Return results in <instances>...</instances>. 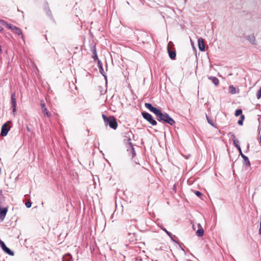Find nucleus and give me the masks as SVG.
Listing matches in <instances>:
<instances>
[{
    "mask_svg": "<svg viewBox=\"0 0 261 261\" xmlns=\"http://www.w3.org/2000/svg\"><path fill=\"white\" fill-rule=\"evenodd\" d=\"M7 28H8L9 29H11L14 33L19 35H21L22 36V33L21 32V30L18 27L14 26L10 23H8L7 24Z\"/></svg>",
    "mask_w": 261,
    "mask_h": 261,
    "instance_id": "obj_5",
    "label": "nucleus"
},
{
    "mask_svg": "<svg viewBox=\"0 0 261 261\" xmlns=\"http://www.w3.org/2000/svg\"><path fill=\"white\" fill-rule=\"evenodd\" d=\"M98 67L99 68L100 72L102 73V71L103 70V68L102 67V63L100 60H98Z\"/></svg>",
    "mask_w": 261,
    "mask_h": 261,
    "instance_id": "obj_18",
    "label": "nucleus"
},
{
    "mask_svg": "<svg viewBox=\"0 0 261 261\" xmlns=\"http://www.w3.org/2000/svg\"><path fill=\"white\" fill-rule=\"evenodd\" d=\"M240 153L241 154L242 157L243 158V159L244 160L245 165L246 166H250V162L249 161L248 158L246 156H245L244 154H243L242 152Z\"/></svg>",
    "mask_w": 261,
    "mask_h": 261,
    "instance_id": "obj_13",
    "label": "nucleus"
},
{
    "mask_svg": "<svg viewBox=\"0 0 261 261\" xmlns=\"http://www.w3.org/2000/svg\"><path fill=\"white\" fill-rule=\"evenodd\" d=\"M25 206L28 207V208H29L32 205V202H30V201H28L27 202H25Z\"/></svg>",
    "mask_w": 261,
    "mask_h": 261,
    "instance_id": "obj_22",
    "label": "nucleus"
},
{
    "mask_svg": "<svg viewBox=\"0 0 261 261\" xmlns=\"http://www.w3.org/2000/svg\"><path fill=\"white\" fill-rule=\"evenodd\" d=\"M243 121H242V120H241V119H240V120H239L238 121V124H239V125H242V124H243Z\"/></svg>",
    "mask_w": 261,
    "mask_h": 261,
    "instance_id": "obj_29",
    "label": "nucleus"
},
{
    "mask_svg": "<svg viewBox=\"0 0 261 261\" xmlns=\"http://www.w3.org/2000/svg\"><path fill=\"white\" fill-rule=\"evenodd\" d=\"M41 111L44 114V116L48 118L51 116V113L47 110V108L42 109Z\"/></svg>",
    "mask_w": 261,
    "mask_h": 261,
    "instance_id": "obj_12",
    "label": "nucleus"
},
{
    "mask_svg": "<svg viewBox=\"0 0 261 261\" xmlns=\"http://www.w3.org/2000/svg\"><path fill=\"white\" fill-rule=\"evenodd\" d=\"M8 212V208L4 207L2 208L0 206V219L3 221L6 217V215Z\"/></svg>",
    "mask_w": 261,
    "mask_h": 261,
    "instance_id": "obj_7",
    "label": "nucleus"
},
{
    "mask_svg": "<svg viewBox=\"0 0 261 261\" xmlns=\"http://www.w3.org/2000/svg\"><path fill=\"white\" fill-rule=\"evenodd\" d=\"M145 107L156 115V119L158 121H163L170 125H173L175 123L174 120L171 118L168 114L162 113L159 109L152 107L150 103H145Z\"/></svg>",
    "mask_w": 261,
    "mask_h": 261,
    "instance_id": "obj_1",
    "label": "nucleus"
},
{
    "mask_svg": "<svg viewBox=\"0 0 261 261\" xmlns=\"http://www.w3.org/2000/svg\"><path fill=\"white\" fill-rule=\"evenodd\" d=\"M102 117L106 125L109 124V126L114 129L117 128L118 124L116 119L114 116L107 117L106 115L102 114Z\"/></svg>",
    "mask_w": 261,
    "mask_h": 261,
    "instance_id": "obj_2",
    "label": "nucleus"
},
{
    "mask_svg": "<svg viewBox=\"0 0 261 261\" xmlns=\"http://www.w3.org/2000/svg\"><path fill=\"white\" fill-rule=\"evenodd\" d=\"M11 121H7L2 125L1 133V135L2 136H6L8 134V133L11 127Z\"/></svg>",
    "mask_w": 261,
    "mask_h": 261,
    "instance_id": "obj_4",
    "label": "nucleus"
},
{
    "mask_svg": "<svg viewBox=\"0 0 261 261\" xmlns=\"http://www.w3.org/2000/svg\"><path fill=\"white\" fill-rule=\"evenodd\" d=\"M244 119H245L244 115H241V120H242V121H244Z\"/></svg>",
    "mask_w": 261,
    "mask_h": 261,
    "instance_id": "obj_30",
    "label": "nucleus"
},
{
    "mask_svg": "<svg viewBox=\"0 0 261 261\" xmlns=\"http://www.w3.org/2000/svg\"><path fill=\"white\" fill-rule=\"evenodd\" d=\"M198 47L200 50L204 51L205 50V44L204 40L200 38L198 40Z\"/></svg>",
    "mask_w": 261,
    "mask_h": 261,
    "instance_id": "obj_8",
    "label": "nucleus"
},
{
    "mask_svg": "<svg viewBox=\"0 0 261 261\" xmlns=\"http://www.w3.org/2000/svg\"><path fill=\"white\" fill-rule=\"evenodd\" d=\"M206 118H207V122H208V123L214 126L215 125H214V123L213 120L207 117V116H206Z\"/></svg>",
    "mask_w": 261,
    "mask_h": 261,
    "instance_id": "obj_20",
    "label": "nucleus"
},
{
    "mask_svg": "<svg viewBox=\"0 0 261 261\" xmlns=\"http://www.w3.org/2000/svg\"><path fill=\"white\" fill-rule=\"evenodd\" d=\"M0 23L3 25H5L6 27L7 24H8V23H7V22L2 19H0Z\"/></svg>",
    "mask_w": 261,
    "mask_h": 261,
    "instance_id": "obj_24",
    "label": "nucleus"
},
{
    "mask_svg": "<svg viewBox=\"0 0 261 261\" xmlns=\"http://www.w3.org/2000/svg\"><path fill=\"white\" fill-rule=\"evenodd\" d=\"M242 113V111L241 109H238L236 111L235 115L236 116H238L241 115Z\"/></svg>",
    "mask_w": 261,
    "mask_h": 261,
    "instance_id": "obj_19",
    "label": "nucleus"
},
{
    "mask_svg": "<svg viewBox=\"0 0 261 261\" xmlns=\"http://www.w3.org/2000/svg\"><path fill=\"white\" fill-rule=\"evenodd\" d=\"M204 234V230L203 228H201L198 229L196 231V234L198 236L202 237Z\"/></svg>",
    "mask_w": 261,
    "mask_h": 261,
    "instance_id": "obj_16",
    "label": "nucleus"
},
{
    "mask_svg": "<svg viewBox=\"0 0 261 261\" xmlns=\"http://www.w3.org/2000/svg\"><path fill=\"white\" fill-rule=\"evenodd\" d=\"M0 245L2 248V249L4 250V251H5L7 254H8L10 255L13 256L14 255V253L12 251H11L9 248H8L5 244L2 241L0 240Z\"/></svg>",
    "mask_w": 261,
    "mask_h": 261,
    "instance_id": "obj_6",
    "label": "nucleus"
},
{
    "mask_svg": "<svg viewBox=\"0 0 261 261\" xmlns=\"http://www.w3.org/2000/svg\"><path fill=\"white\" fill-rule=\"evenodd\" d=\"M142 115L143 117L152 125H156V121L153 118L152 116L149 113L147 112H142Z\"/></svg>",
    "mask_w": 261,
    "mask_h": 261,
    "instance_id": "obj_3",
    "label": "nucleus"
},
{
    "mask_svg": "<svg viewBox=\"0 0 261 261\" xmlns=\"http://www.w3.org/2000/svg\"><path fill=\"white\" fill-rule=\"evenodd\" d=\"M195 194L198 197H200L202 195L201 193L198 191L195 192Z\"/></svg>",
    "mask_w": 261,
    "mask_h": 261,
    "instance_id": "obj_27",
    "label": "nucleus"
},
{
    "mask_svg": "<svg viewBox=\"0 0 261 261\" xmlns=\"http://www.w3.org/2000/svg\"><path fill=\"white\" fill-rule=\"evenodd\" d=\"M92 58H93V59L95 61H98V60H98V58L97 55H93V56H92Z\"/></svg>",
    "mask_w": 261,
    "mask_h": 261,
    "instance_id": "obj_26",
    "label": "nucleus"
},
{
    "mask_svg": "<svg viewBox=\"0 0 261 261\" xmlns=\"http://www.w3.org/2000/svg\"><path fill=\"white\" fill-rule=\"evenodd\" d=\"M256 97L257 99H259L261 97V88L257 91Z\"/></svg>",
    "mask_w": 261,
    "mask_h": 261,
    "instance_id": "obj_21",
    "label": "nucleus"
},
{
    "mask_svg": "<svg viewBox=\"0 0 261 261\" xmlns=\"http://www.w3.org/2000/svg\"><path fill=\"white\" fill-rule=\"evenodd\" d=\"M229 93L231 94H234L236 92V89L233 86L231 85L229 86Z\"/></svg>",
    "mask_w": 261,
    "mask_h": 261,
    "instance_id": "obj_17",
    "label": "nucleus"
},
{
    "mask_svg": "<svg viewBox=\"0 0 261 261\" xmlns=\"http://www.w3.org/2000/svg\"><path fill=\"white\" fill-rule=\"evenodd\" d=\"M172 43L170 42H169V43L168 44V52L169 53V56L170 57V58L172 59V60H174L175 59V57H176V53H175V50H171V49L169 48V46L170 45V44H171Z\"/></svg>",
    "mask_w": 261,
    "mask_h": 261,
    "instance_id": "obj_9",
    "label": "nucleus"
},
{
    "mask_svg": "<svg viewBox=\"0 0 261 261\" xmlns=\"http://www.w3.org/2000/svg\"><path fill=\"white\" fill-rule=\"evenodd\" d=\"M163 230H164V231H165V232H166V233H167V234L168 236H170V234H171V233H170L169 231H168L166 229L163 228Z\"/></svg>",
    "mask_w": 261,
    "mask_h": 261,
    "instance_id": "obj_28",
    "label": "nucleus"
},
{
    "mask_svg": "<svg viewBox=\"0 0 261 261\" xmlns=\"http://www.w3.org/2000/svg\"><path fill=\"white\" fill-rule=\"evenodd\" d=\"M247 39L252 44H255V37H254V36L253 35H251L248 36L247 37Z\"/></svg>",
    "mask_w": 261,
    "mask_h": 261,
    "instance_id": "obj_14",
    "label": "nucleus"
},
{
    "mask_svg": "<svg viewBox=\"0 0 261 261\" xmlns=\"http://www.w3.org/2000/svg\"><path fill=\"white\" fill-rule=\"evenodd\" d=\"M92 53L93 55H97L96 49L95 46H93V47L92 49Z\"/></svg>",
    "mask_w": 261,
    "mask_h": 261,
    "instance_id": "obj_23",
    "label": "nucleus"
},
{
    "mask_svg": "<svg viewBox=\"0 0 261 261\" xmlns=\"http://www.w3.org/2000/svg\"><path fill=\"white\" fill-rule=\"evenodd\" d=\"M3 31V28L0 26V32H2Z\"/></svg>",
    "mask_w": 261,
    "mask_h": 261,
    "instance_id": "obj_31",
    "label": "nucleus"
},
{
    "mask_svg": "<svg viewBox=\"0 0 261 261\" xmlns=\"http://www.w3.org/2000/svg\"><path fill=\"white\" fill-rule=\"evenodd\" d=\"M11 100L13 107V112L14 114L16 111V100L15 98V94L14 93H13L11 95Z\"/></svg>",
    "mask_w": 261,
    "mask_h": 261,
    "instance_id": "obj_10",
    "label": "nucleus"
},
{
    "mask_svg": "<svg viewBox=\"0 0 261 261\" xmlns=\"http://www.w3.org/2000/svg\"><path fill=\"white\" fill-rule=\"evenodd\" d=\"M233 145L238 149L240 152L241 153V149L240 145H239V141L235 139L234 135H232Z\"/></svg>",
    "mask_w": 261,
    "mask_h": 261,
    "instance_id": "obj_11",
    "label": "nucleus"
},
{
    "mask_svg": "<svg viewBox=\"0 0 261 261\" xmlns=\"http://www.w3.org/2000/svg\"><path fill=\"white\" fill-rule=\"evenodd\" d=\"M209 79L211 80L216 86L218 85L219 83V80L216 77L211 76L209 77Z\"/></svg>",
    "mask_w": 261,
    "mask_h": 261,
    "instance_id": "obj_15",
    "label": "nucleus"
},
{
    "mask_svg": "<svg viewBox=\"0 0 261 261\" xmlns=\"http://www.w3.org/2000/svg\"><path fill=\"white\" fill-rule=\"evenodd\" d=\"M41 109L43 108H46V106H45V103L43 101H41Z\"/></svg>",
    "mask_w": 261,
    "mask_h": 261,
    "instance_id": "obj_25",
    "label": "nucleus"
}]
</instances>
